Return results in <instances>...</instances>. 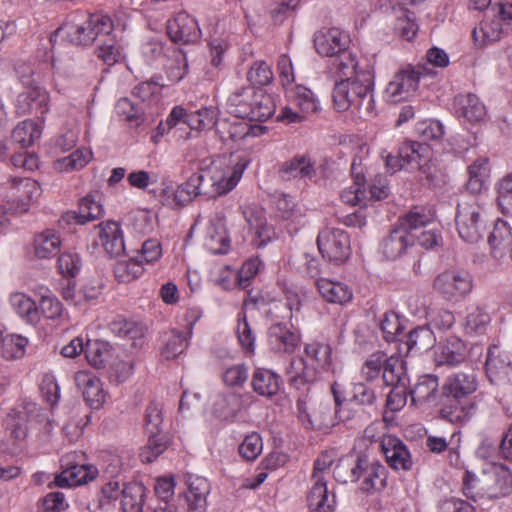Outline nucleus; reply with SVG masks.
Wrapping results in <instances>:
<instances>
[{"mask_svg": "<svg viewBox=\"0 0 512 512\" xmlns=\"http://www.w3.org/2000/svg\"><path fill=\"white\" fill-rule=\"evenodd\" d=\"M478 386L474 372L459 371L447 376L441 387V395L445 399L440 409L441 417L454 424L466 423L475 406L468 398L477 391Z\"/></svg>", "mask_w": 512, "mask_h": 512, "instance_id": "f257e3e1", "label": "nucleus"}, {"mask_svg": "<svg viewBox=\"0 0 512 512\" xmlns=\"http://www.w3.org/2000/svg\"><path fill=\"white\" fill-rule=\"evenodd\" d=\"M374 74L368 70L358 75V80H336L332 91L334 107L338 111L351 109L359 117L367 119L376 115L373 96Z\"/></svg>", "mask_w": 512, "mask_h": 512, "instance_id": "f03ea898", "label": "nucleus"}, {"mask_svg": "<svg viewBox=\"0 0 512 512\" xmlns=\"http://www.w3.org/2000/svg\"><path fill=\"white\" fill-rule=\"evenodd\" d=\"M111 18L103 13H76L51 37H66L76 45H89L101 34H109L114 29Z\"/></svg>", "mask_w": 512, "mask_h": 512, "instance_id": "7ed1b4c3", "label": "nucleus"}, {"mask_svg": "<svg viewBox=\"0 0 512 512\" xmlns=\"http://www.w3.org/2000/svg\"><path fill=\"white\" fill-rule=\"evenodd\" d=\"M455 222L460 238L467 243H478L486 233V215L476 197L458 203Z\"/></svg>", "mask_w": 512, "mask_h": 512, "instance_id": "20e7f679", "label": "nucleus"}, {"mask_svg": "<svg viewBox=\"0 0 512 512\" xmlns=\"http://www.w3.org/2000/svg\"><path fill=\"white\" fill-rule=\"evenodd\" d=\"M480 492L476 495H470L475 502L484 504L485 499H498L512 493V472L506 466L496 465L483 473L481 479L478 480Z\"/></svg>", "mask_w": 512, "mask_h": 512, "instance_id": "39448f33", "label": "nucleus"}, {"mask_svg": "<svg viewBox=\"0 0 512 512\" xmlns=\"http://www.w3.org/2000/svg\"><path fill=\"white\" fill-rule=\"evenodd\" d=\"M248 164V159L240 157L231 167L221 168L213 165L204 174L205 183L207 182L205 195L209 198H215L231 191L240 181Z\"/></svg>", "mask_w": 512, "mask_h": 512, "instance_id": "423d86ee", "label": "nucleus"}, {"mask_svg": "<svg viewBox=\"0 0 512 512\" xmlns=\"http://www.w3.org/2000/svg\"><path fill=\"white\" fill-rule=\"evenodd\" d=\"M472 277L463 270H445L438 274L434 281V289L446 300L459 301L472 290Z\"/></svg>", "mask_w": 512, "mask_h": 512, "instance_id": "0eeeda50", "label": "nucleus"}, {"mask_svg": "<svg viewBox=\"0 0 512 512\" xmlns=\"http://www.w3.org/2000/svg\"><path fill=\"white\" fill-rule=\"evenodd\" d=\"M317 245L322 257L336 264L345 262L351 254L349 235L341 229H323L318 234Z\"/></svg>", "mask_w": 512, "mask_h": 512, "instance_id": "6e6552de", "label": "nucleus"}, {"mask_svg": "<svg viewBox=\"0 0 512 512\" xmlns=\"http://www.w3.org/2000/svg\"><path fill=\"white\" fill-rule=\"evenodd\" d=\"M421 72L408 65L398 70L386 85L384 98L391 103L407 101L418 90Z\"/></svg>", "mask_w": 512, "mask_h": 512, "instance_id": "1a4fd4ad", "label": "nucleus"}, {"mask_svg": "<svg viewBox=\"0 0 512 512\" xmlns=\"http://www.w3.org/2000/svg\"><path fill=\"white\" fill-rule=\"evenodd\" d=\"M41 195L39 184L31 178H12L9 189L11 207L18 213L27 212Z\"/></svg>", "mask_w": 512, "mask_h": 512, "instance_id": "9d476101", "label": "nucleus"}, {"mask_svg": "<svg viewBox=\"0 0 512 512\" xmlns=\"http://www.w3.org/2000/svg\"><path fill=\"white\" fill-rule=\"evenodd\" d=\"M387 464L396 471H409L413 466L412 455L407 446L397 437L385 435L380 442Z\"/></svg>", "mask_w": 512, "mask_h": 512, "instance_id": "9b49d317", "label": "nucleus"}, {"mask_svg": "<svg viewBox=\"0 0 512 512\" xmlns=\"http://www.w3.org/2000/svg\"><path fill=\"white\" fill-rule=\"evenodd\" d=\"M167 33L175 43H194L201 36L197 20L186 12H179L168 21Z\"/></svg>", "mask_w": 512, "mask_h": 512, "instance_id": "f8f14e48", "label": "nucleus"}, {"mask_svg": "<svg viewBox=\"0 0 512 512\" xmlns=\"http://www.w3.org/2000/svg\"><path fill=\"white\" fill-rule=\"evenodd\" d=\"M300 336L296 330L283 323H275L268 329L267 343L271 351L291 354L298 347Z\"/></svg>", "mask_w": 512, "mask_h": 512, "instance_id": "ddd939ff", "label": "nucleus"}, {"mask_svg": "<svg viewBox=\"0 0 512 512\" xmlns=\"http://www.w3.org/2000/svg\"><path fill=\"white\" fill-rule=\"evenodd\" d=\"M348 36L337 28L321 29L314 35V47L323 56H337L348 46Z\"/></svg>", "mask_w": 512, "mask_h": 512, "instance_id": "4468645a", "label": "nucleus"}, {"mask_svg": "<svg viewBox=\"0 0 512 512\" xmlns=\"http://www.w3.org/2000/svg\"><path fill=\"white\" fill-rule=\"evenodd\" d=\"M485 366L491 382L507 381L512 385V354L500 352L496 346L489 348Z\"/></svg>", "mask_w": 512, "mask_h": 512, "instance_id": "2eb2a0df", "label": "nucleus"}, {"mask_svg": "<svg viewBox=\"0 0 512 512\" xmlns=\"http://www.w3.org/2000/svg\"><path fill=\"white\" fill-rule=\"evenodd\" d=\"M467 356L465 343L456 336H450L440 341L434 351L436 365L456 366L461 364Z\"/></svg>", "mask_w": 512, "mask_h": 512, "instance_id": "dca6fc26", "label": "nucleus"}, {"mask_svg": "<svg viewBox=\"0 0 512 512\" xmlns=\"http://www.w3.org/2000/svg\"><path fill=\"white\" fill-rule=\"evenodd\" d=\"M306 501L312 512H332L336 505L334 492L328 489L327 481L321 478H310Z\"/></svg>", "mask_w": 512, "mask_h": 512, "instance_id": "f3484780", "label": "nucleus"}, {"mask_svg": "<svg viewBox=\"0 0 512 512\" xmlns=\"http://www.w3.org/2000/svg\"><path fill=\"white\" fill-rule=\"evenodd\" d=\"M62 468L55 478V484L59 487L79 486L95 479L98 474L93 465H70L67 459L62 460Z\"/></svg>", "mask_w": 512, "mask_h": 512, "instance_id": "a211bd4d", "label": "nucleus"}, {"mask_svg": "<svg viewBox=\"0 0 512 512\" xmlns=\"http://www.w3.org/2000/svg\"><path fill=\"white\" fill-rule=\"evenodd\" d=\"M206 183L205 176L202 173L192 174L184 183L178 185L174 198L166 201L170 208H180L199 195H205Z\"/></svg>", "mask_w": 512, "mask_h": 512, "instance_id": "6ab92c4d", "label": "nucleus"}, {"mask_svg": "<svg viewBox=\"0 0 512 512\" xmlns=\"http://www.w3.org/2000/svg\"><path fill=\"white\" fill-rule=\"evenodd\" d=\"M75 382L86 403L93 409H99L105 402L106 392L99 378L87 371L75 374Z\"/></svg>", "mask_w": 512, "mask_h": 512, "instance_id": "aec40b11", "label": "nucleus"}, {"mask_svg": "<svg viewBox=\"0 0 512 512\" xmlns=\"http://www.w3.org/2000/svg\"><path fill=\"white\" fill-rule=\"evenodd\" d=\"M187 492L185 494L188 512H205L207 495L210 485L207 479L198 475H188L186 478Z\"/></svg>", "mask_w": 512, "mask_h": 512, "instance_id": "412c9836", "label": "nucleus"}, {"mask_svg": "<svg viewBox=\"0 0 512 512\" xmlns=\"http://www.w3.org/2000/svg\"><path fill=\"white\" fill-rule=\"evenodd\" d=\"M456 115L471 124L481 123L486 117V107L475 94H460L454 99Z\"/></svg>", "mask_w": 512, "mask_h": 512, "instance_id": "4be33fe9", "label": "nucleus"}, {"mask_svg": "<svg viewBox=\"0 0 512 512\" xmlns=\"http://www.w3.org/2000/svg\"><path fill=\"white\" fill-rule=\"evenodd\" d=\"M413 245V239L398 224L390 231L382 241L380 251L389 260H395L403 256Z\"/></svg>", "mask_w": 512, "mask_h": 512, "instance_id": "5701e85b", "label": "nucleus"}, {"mask_svg": "<svg viewBox=\"0 0 512 512\" xmlns=\"http://www.w3.org/2000/svg\"><path fill=\"white\" fill-rule=\"evenodd\" d=\"M244 216L250 229L254 231L253 244L256 247H264L274 239V229L272 226L268 225L261 210L248 207L244 210Z\"/></svg>", "mask_w": 512, "mask_h": 512, "instance_id": "b1692460", "label": "nucleus"}, {"mask_svg": "<svg viewBox=\"0 0 512 512\" xmlns=\"http://www.w3.org/2000/svg\"><path fill=\"white\" fill-rule=\"evenodd\" d=\"M99 240L105 252L112 257L121 255L125 250L123 231L115 221L99 224Z\"/></svg>", "mask_w": 512, "mask_h": 512, "instance_id": "393cba45", "label": "nucleus"}, {"mask_svg": "<svg viewBox=\"0 0 512 512\" xmlns=\"http://www.w3.org/2000/svg\"><path fill=\"white\" fill-rule=\"evenodd\" d=\"M397 224L406 230L413 239V235L429 226H436L435 215L431 209L416 206L407 214L399 218Z\"/></svg>", "mask_w": 512, "mask_h": 512, "instance_id": "a878e982", "label": "nucleus"}, {"mask_svg": "<svg viewBox=\"0 0 512 512\" xmlns=\"http://www.w3.org/2000/svg\"><path fill=\"white\" fill-rule=\"evenodd\" d=\"M333 65L337 73V80H358L359 73L366 70L374 74L373 69L368 63H361L357 56L348 51L347 48L336 56Z\"/></svg>", "mask_w": 512, "mask_h": 512, "instance_id": "bb28decb", "label": "nucleus"}, {"mask_svg": "<svg viewBox=\"0 0 512 512\" xmlns=\"http://www.w3.org/2000/svg\"><path fill=\"white\" fill-rule=\"evenodd\" d=\"M204 246L213 254H225L228 252L230 240L227 236L222 217L217 216L210 221L205 235Z\"/></svg>", "mask_w": 512, "mask_h": 512, "instance_id": "cd10ccee", "label": "nucleus"}, {"mask_svg": "<svg viewBox=\"0 0 512 512\" xmlns=\"http://www.w3.org/2000/svg\"><path fill=\"white\" fill-rule=\"evenodd\" d=\"M314 162L305 155H297L284 162L279 169V176L284 181L292 179H311L315 175Z\"/></svg>", "mask_w": 512, "mask_h": 512, "instance_id": "c85d7f7f", "label": "nucleus"}, {"mask_svg": "<svg viewBox=\"0 0 512 512\" xmlns=\"http://www.w3.org/2000/svg\"><path fill=\"white\" fill-rule=\"evenodd\" d=\"M316 286L321 297L329 303L344 305L353 297L352 290L348 285L328 278L317 279Z\"/></svg>", "mask_w": 512, "mask_h": 512, "instance_id": "c756f323", "label": "nucleus"}, {"mask_svg": "<svg viewBox=\"0 0 512 512\" xmlns=\"http://www.w3.org/2000/svg\"><path fill=\"white\" fill-rule=\"evenodd\" d=\"M279 286L285 296V304L281 302L274 305L270 310L278 319L291 320L294 311H299L301 306V300L298 288L291 283L280 282Z\"/></svg>", "mask_w": 512, "mask_h": 512, "instance_id": "7c9ffc66", "label": "nucleus"}, {"mask_svg": "<svg viewBox=\"0 0 512 512\" xmlns=\"http://www.w3.org/2000/svg\"><path fill=\"white\" fill-rule=\"evenodd\" d=\"M488 243L494 257H501L512 247V228L502 219H497L488 235Z\"/></svg>", "mask_w": 512, "mask_h": 512, "instance_id": "2f4dec72", "label": "nucleus"}, {"mask_svg": "<svg viewBox=\"0 0 512 512\" xmlns=\"http://www.w3.org/2000/svg\"><path fill=\"white\" fill-rule=\"evenodd\" d=\"M241 403L239 394L234 392L216 393L211 398V410L215 416L228 419L241 409Z\"/></svg>", "mask_w": 512, "mask_h": 512, "instance_id": "473e14b6", "label": "nucleus"}, {"mask_svg": "<svg viewBox=\"0 0 512 512\" xmlns=\"http://www.w3.org/2000/svg\"><path fill=\"white\" fill-rule=\"evenodd\" d=\"M9 303L16 314L29 324H37L40 321V313L35 301L21 292L11 294Z\"/></svg>", "mask_w": 512, "mask_h": 512, "instance_id": "72a5a7b5", "label": "nucleus"}, {"mask_svg": "<svg viewBox=\"0 0 512 512\" xmlns=\"http://www.w3.org/2000/svg\"><path fill=\"white\" fill-rule=\"evenodd\" d=\"M360 462L364 463L361 465V478H363L361 486L362 490L369 492L371 490L382 488L384 486V466L378 461H370L366 457H361Z\"/></svg>", "mask_w": 512, "mask_h": 512, "instance_id": "f704fd0d", "label": "nucleus"}, {"mask_svg": "<svg viewBox=\"0 0 512 512\" xmlns=\"http://www.w3.org/2000/svg\"><path fill=\"white\" fill-rule=\"evenodd\" d=\"M47 102V93L40 88H33L18 95L16 108L21 114L31 112L34 108L44 114L47 111Z\"/></svg>", "mask_w": 512, "mask_h": 512, "instance_id": "c9c22d12", "label": "nucleus"}, {"mask_svg": "<svg viewBox=\"0 0 512 512\" xmlns=\"http://www.w3.org/2000/svg\"><path fill=\"white\" fill-rule=\"evenodd\" d=\"M256 89L243 87L235 90L227 99V109L237 118L246 119L251 111L250 103L253 101Z\"/></svg>", "mask_w": 512, "mask_h": 512, "instance_id": "e433bc0d", "label": "nucleus"}, {"mask_svg": "<svg viewBox=\"0 0 512 512\" xmlns=\"http://www.w3.org/2000/svg\"><path fill=\"white\" fill-rule=\"evenodd\" d=\"M438 377L435 375L420 376L413 389L410 390L413 404H424L435 400L438 392Z\"/></svg>", "mask_w": 512, "mask_h": 512, "instance_id": "4c0bfd02", "label": "nucleus"}, {"mask_svg": "<svg viewBox=\"0 0 512 512\" xmlns=\"http://www.w3.org/2000/svg\"><path fill=\"white\" fill-rule=\"evenodd\" d=\"M60 246L61 238L55 230L46 229L35 236L34 252L38 258L46 259L57 255Z\"/></svg>", "mask_w": 512, "mask_h": 512, "instance_id": "58836bf2", "label": "nucleus"}, {"mask_svg": "<svg viewBox=\"0 0 512 512\" xmlns=\"http://www.w3.org/2000/svg\"><path fill=\"white\" fill-rule=\"evenodd\" d=\"M382 380L386 386H407L409 379L406 374L405 362L398 356L387 357L385 355Z\"/></svg>", "mask_w": 512, "mask_h": 512, "instance_id": "ea45409f", "label": "nucleus"}, {"mask_svg": "<svg viewBox=\"0 0 512 512\" xmlns=\"http://www.w3.org/2000/svg\"><path fill=\"white\" fill-rule=\"evenodd\" d=\"M305 354L310 368H315V376L319 370L328 371L331 366V347L324 343L313 342L305 346Z\"/></svg>", "mask_w": 512, "mask_h": 512, "instance_id": "a19ab883", "label": "nucleus"}, {"mask_svg": "<svg viewBox=\"0 0 512 512\" xmlns=\"http://www.w3.org/2000/svg\"><path fill=\"white\" fill-rule=\"evenodd\" d=\"M252 387L257 394L272 397L280 389L279 377L271 370L259 368L253 374Z\"/></svg>", "mask_w": 512, "mask_h": 512, "instance_id": "79ce46f5", "label": "nucleus"}, {"mask_svg": "<svg viewBox=\"0 0 512 512\" xmlns=\"http://www.w3.org/2000/svg\"><path fill=\"white\" fill-rule=\"evenodd\" d=\"M219 111L216 107H201L188 113L185 118V125L191 130L204 131L211 129L217 122Z\"/></svg>", "mask_w": 512, "mask_h": 512, "instance_id": "37998d69", "label": "nucleus"}, {"mask_svg": "<svg viewBox=\"0 0 512 512\" xmlns=\"http://www.w3.org/2000/svg\"><path fill=\"white\" fill-rule=\"evenodd\" d=\"M251 111L246 119L263 122L269 119L275 112L272 97L263 90H256L253 101L249 104Z\"/></svg>", "mask_w": 512, "mask_h": 512, "instance_id": "c03bdc74", "label": "nucleus"}, {"mask_svg": "<svg viewBox=\"0 0 512 512\" xmlns=\"http://www.w3.org/2000/svg\"><path fill=\"white\" fill-rule=\"evenodd\" d=\"M99 198L97 195H87L82 198L78 213L68 214L69 220L74 219L79 224H85L99 218L103 214V207Z\"/></svg>", "mask_w": 512, "mask_h": 512, "instance_id": "a18cd8bd", "label": "nucleus"}, {"mask_svg": "<svg viewBox=\"0 0 512 512\" xmlns=\"http://www.w3.org/2000/svg\"><path fill=\"white\" fill-rule=\"evenodd\" d=\"M360 458L348 456L340 459L333 471L335 480L341 483L358 481L361 478V465L364 464Z\"/></svg>", "mask_w": 512, "mask_h": 512, "instance_id": "49530a36", "label": "nucleus"}, {"mask_svg": "<svg viewBox=\"0 0 512 512\" xmlns=\"http://www.w3.org/2000/svg\"><path fill=\"white\" fill-rule=\"evenodd\" d=\"M27 344L28 340L21 335L0 333V354L6 360L22 358Z\"/></svg>", "mask_w": 512, "mask_h": 512, "instance_id": "de8ad7c7", "label": "nucleus"}, {"mask_svg": "<svg viewBox=\"0 0 512 512\" xmlns=\"http://www.w3.org/2000/svg\"><path fill=\"white\" fill-rule=\"evenodd\" d=\"M436 342L434 332L428 326H418L411 330L406 341L408 351L424 352L431 349Z\"/></svg>", "mask_w": 512, "mask_h": 512, "instance_id": "09e8293b", "label": "nucleus"}, {"mask_svg": "<svg viewBox=\"0 0 512 512\" xmlns=\"http://www.w3.org/2000/svg\"><path fill=\"white\" fill-rule=\"evenodd\" d=\"M123 512H142L145 487L139 483H129L121 490Z\"/></svg>", "mask_w": 512, "mask_h": 512, "instance_id": "8fccbe9b", "label": "nucleus"}, {"mask_svg": "<svg viewBox=\"0 0 512 512\" xmlns=\"http://www.w3.org/2000/svg\"><path fill=\"white\" fill-rule=\"evenodd\" d=\"M490 315L480 306L467 308L464 329L469 335L484 334L490 324Z\"/></svg>", "mask_w": 512, "mask_h": 512, "instance_id": "3c124183", "label": "nucleus"}, {"mask_svg": "<svg viewBox=\"0 0 512 512\" xmlns=\"http://www.w3.org/2000/svg\"><path fill=\"white\" fill-rule=\"evenodd\" d=\"M351 171L354 176L353 185L345 188L341 192V200L349 205H362L366 199V191L364 189V178L359 171H357V164L354 160L351 165Z\"/></svg>", "mask_w": 512, "mask_h": 512, "instance_id": "603ef678", "label": "nucleus"}, {"mask_svg": "<svg viewBox=\"0 0 512 512\" xmlns=\"http://www.w3.org/2000/svg\"><path fill=\"white\" fill-rule=\"evenodd\" d=\"M192 325H190L187 335L182 332L173 329L167 333L165 338L164 347L161 350V354L166 359H174L184 352L188 346V337L191 336Z\"/></svg>", "mask_w": 512, "mask_h": 512, "instance_id": "864d4df0", "label": "nucleus"}, {"mask_svg": "<svg viewBox=\"0 0 512 512\" xmlns=\"http://www.w3.org/2000/svg\"><path fill=\"white\" fill-rule=\"evenodd\" d=\"M502 34V24L499 19L485 20L479 27L472 31L474 43L477 46H484L488 43L498 41Z\"/></svg>", "mask_w": 512, "mask_h": 512, "instance_id": "5fc2aeb1", "label": "nucleus"}, {"mask_svg": "<svg viewBox=\"0 0 512 512\" xmlns=\"http://www.w3.org/2000/svg\"><path fill=\"white\" fill-rule=\"evenodd\" d=\"M286 373L290 383L296 387L315 380V368H310V364L302 357L292 359Z\"/></svg>", "mask_w": 512, "mask_h": 512, "instance_id": "6e6d98bb", "label": "nucleus"}, {"mask_svg": "<svg viewBox=\"0 0 512 512\" xmlns=\"http://www.w3.org/2000/svg\"><path fill=\"white\" fill-rule=\"evenodd\" d=\"M41 137V128L32 120L20 122L12 131V139L22 148L30 147Z\"/></svg>", "mask_w": 512, "mask_h": 512, "instance_id": "4d7b16f0", "label": "nucleus"}, {"mask_svg": "<svg viewBox=\"0 0 512 512\" xmlns=\"http://www.w3.org/2000/svg\"><path fill=\"white\" fill-rule=\"evenodd\" d=\"M92 158L89 149H78L70 155L60 158L54 162V168L60 172H71L85 167Z\"/></svg>", "mask_w": 512, "mask_h": 512, "instance_id": "13d9d810", "label": "nucleus"}, {"mask_svg": "<svg viewBox=\"0 0 512 512\" xmlns=\"http://www.w3.org/2000/svg\"><path fill=\"white\" fill-rule=\"evenodd\" d=\"M143 272V262L138 259L118 261L114 266V275L122 283H128L139 278Z\"/></svg>", "mask_w": 512, "mask_h": 512, "instance_id": "bf43d9fd", "label": "nucleus"}, {"mask_svg": "<svg viewBox=\"0 0 512 512\" xmlns=\"http://www.w3.org/2000/svg\"><path fill=\"white\" fill-rule=\"evenodd\" d=\"M27 414L21 410H12L4 419L5 430L17 441L25 438L27 433Z\"/></svg>", "mask_w": 512, "mask_h": 512, "instance_id": "052dcab7", "label": "nucleus"}, {"mask_svg": "<svg viewBox=\"0 0 512 512\" xmlns=\"http://www.w3.org/2000/svg\"><path fill=\"white\" fill-rule=\"evenodd\" d=\"M428 152V147L418 142H406L399 149V156L405 163V167L419 168Z\"/></svg>", "mask_w": 512, "mask_h": 512, "instance_id": "680f3d73", "label": "nucleus"}, {"mask_svg": "<svg viewBox=\"0 0 512 512\" xmlns=\"http://www.w3.org/2000/svg\"><path fill=\"white\" fill-rule=\"evenodd\" d=\"M291 98L292 105L306 116L318 109V103L313 92L306 87L296 86L292 91Z\"/></svg>", "mask_w": 512, "mask_h": 512, "instance_id": "e2e57ef3", "label": "nucleus"}, {"mask_svg": "<svg viewBox=\"0 0 512 512\" xmlns=\"http://www.w3.org/2000/svg\"><path fill=\"white\" fill-rule=\"evenodd\" d=\"M116 114L132 126H139L143 121V109L128 98H121L115 105Z\"/></svg>", "mask_w": 512, "mask_h": 512, "instance_id": "0e129e2a", "label": "nucleus"}, {"mask_svg": "<svg viewBox=\"0 0 512 512\" xmlns=\"http://www.w3.org/2000/svg\"><path fill=\"white\" fill-rule=\"evenodd\" d=\"M39 313L50 320H59L63 317V306L59 299L48 289L41 293L39 300Z\"/></svg>", "mask_w": 512, "mask_h": 512, "instance_id": "69168bd1", "label": "nucleus"}, {"mask_svg": "<svg viewBox=\"0 0 512 512\" xmlns=\"http://www.w3.org/2000/svg\"><path fill=\"white\" fill-rule=\"evenodd\" d=\"M384 364L385 353L379 351L371 354L361 367V377L367 382L378 379L380 375L383 376Z\"/></svg>", "mask_w": 512, "mask_h": 512, "instance_id": "338daca9", "label": "nucleus"}, {"mask_svg": "<svg viewBox=\"0 0 512 512\" xmlns=\"http://www.w3.org/2000/svg\"><path fill=\"white\" fill-rule=\"evenodd\" d=\"M85 356L90 365L96 368L103 367L110 356L108 343L102 341H89L85 348Z\"/></svg>", "mask_w": 512, "mask_h": 512, "instance_id": "774afa93", "label": "nucleus"}]
</instances>
